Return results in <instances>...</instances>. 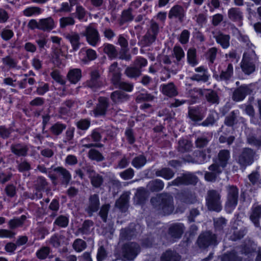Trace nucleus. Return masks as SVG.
I'll use <instances>...</instances> for the list:
<instances>
[{"label": "nucleus", "mask_w": 261, "mask_h": 261, "mask_svg": "<svg viewBox=\"0 0 261 261\" xmlns=\"http://www.w3.org/2000/svg\"><path fill=\"white\" fill-rule=\"evenodd\" d=\"M230 159V152L229 150H220L218 154V162L213 164L209 167L210 171L204 174L205 179H216L219 178V175L222 173L221 167H226Z\"/></svg>", "instance_id": "1"}, {"label": "nucleus", "mask_w": 261, "mask_h": 261, "mask_svg": "<svg viewBox=\"0 0 261 261\" xmlns=\"http://www.w3.org/2000/svg\"><path fill=\"white\" fill-rule=\"evenodd\" d=\"M150 202L159 214L169 215L174 210L173 198L168 193L158 194L151 198Z\"/></svg>", "instance_id": "2"}, {"label": "nucleus", "mask_w": 261, "mask_h": 261, "mask_svg": "<svg viewBox=\"0 0 261 261\" xmlns=\"http://www.w3.org/2000/svg\"><path fill=\"white\" fill-rule=\"evenodd\" d=\"M141 250L140 245L135 242H128L123 244L119 253H117V258L122 261H133Z\"/></svg>", "instance_id": "3"}, {"label": "nucleus", "mask_w": 261, "mask_h": 261, "mask_svg": "<svg viewBox=\"0 0 261 261\" xmlns=\"http://www.w3.org/2000/svg\"><path fill=\"white\" fill-rule=\"evenodd\" d=\"M257 61L256 55L253 49H248L243 54L241 63V67L243 72L250 75L255 70V63Z\"/></svg>", "instance_id": "4"}, {"label": "nucleus", "mask_w": 261, "mask_h": 261, "mask_svg": "<svg viewBox=\"0 0 261 261\" xmlns=\"http://www.w3.org/2000/svg\"><path fill=\"white\" fill-rule=\"evenodd\" d=\"M257 83L243 84L236 88L232 93V98L235 101H242L247 95L254 94L259 89Z\"/></svg>", "instance_id": "5"}, {"label": "nucleus", "mask_w": 261, "mask_h": 261, "mask_svg": "<svg viewBox=\"0 0 261 261\" xmlns=\"http://www.w3.org/2000/svg\"><path fill=\"white\" fill-rule=\"evenodd\" d=\"M221 197V191L213 189L207 191L205 200L208 210L217 212H220L222 209Z\"/></svg>", "instance_id": "6"}, {"label": "nucleus", "mask_w": 261, "mask_h": 261, "mask_svg": "<svg viewBox=\"0 0 261 261\" xmlns=\"http://www.w3.org/2000/svg\"><path fill=\"white\" fill-rule=\"evenodd\" d=\"M218 243L216 234L211 231L201 233L197 240V245L202 249H206L211 246H216Z\"/></svg>", "instance_id": "7"}, {"label": "nucleus", "mask_w": 261, "mask_h": 261, "mask_svg": "<svg viewBox=\"0 0 261 261\" xmlns=\"http://www.w3.org/2000/svg\"><path fill=\"white\" fill-rule=\"evenodd\" d=\"M192 91L197 93L196 96L202 95L203 99L205 100V102L209 105H217L219 103L220 98L217 92L214 90L208 89H202L194 88V89Z\"/></svg>", "instance_id": "8"}, {"label": "nucleus", "mask_w": 261, "mask_h": 261, "mask_svg": "<svg viewBox=\"0 0 261 261\" xmlns=\"http://www.w3.org/2000/svg\"><path fill=\"white\" fill-rule=\"evenodd\" d=\"M227 196L225 208L227 213H230L238 204L239 191L234 186L227 187Z\"/></svg>", "instance_id": "9"}, {"label": "nucleus", "mask_w": 261, "mask_h": 261, "mask_svg": "<svg viewBox=\"0 0 261 261\" xmlns=\"http://www.w3.org/2000/svg\"><path fill=\"white\" fill-rule=\"evenodd\" d=\"M255 154V152L253 149L250 148H244L238 156L237 162L241 168L245 169L247 166L253 163Z\"/></svg>", "instance_id": "10"}, {"label": "nucleus", "mask_w": 261, "mask_h": 261, "mask_svg": "<svg viewBox=\"0 0 261 261\" xmlns=\"http://www.w3.org/2000/svg\"><path fill=\"white\" fill-rule=\"evenodd\" d=\"M81 34L86 37L87 42L92 46H96L100 41V36L98 30L91 25L87 27Z\"/></svg>", "instance_id": "11"}, {"label": "nucleus", "mask_w": 261, "mask_h": 261, "mask_svg": "<svg viewBox=\"0 0 261 261\" xmlns=\"http://www.w3.org/2000/svg\"><path fill=\"white\" fill-rule=\"evenodd\" d=\"M206 108L201 106L189 107L188 116L193 122L198 124L205 116Z\"/></svg>", "instance_id": "12"}, {"label": "nucleus", "mask_w": 261, "mask_h": 261, "mask_svg": "<svg viewBox=\"0 0 261 261\" xmlns=\"http://www.w3.org/2000/svg\"><path fill=\"white\" fill-rule=\"evenodd\" d=\"M90 79L86 82V86L96 90L102 86V80L99 70L92 69L89 72Z\"/></svg>", "instance_id": "13"}, {"label": "nucleus", "mask_w": 261, "mask_h": 261, "mask_svg": "<svg viewBox=\"0 0 261 261\" xmlns=\"http://www.w3.org/2000/svg\"><path fill=\"white\" fill-rule=\"evenodd\" d=\"M187 8L179 5H175L169 10L168 18L170 19H176L179 22H183L186 18Z\"/></svg>", "instance_id": "14"}, {"label": "nucleus", "mask_w": 261, "mask_h": 261, "mask_svg": "<svg viewBox=\"0 0 261 261\" xmlns=\"http://www.w3.org/2000/svg\"><path fill=\"white\" fill-rule=\"evenodd\" d=\"M109 105V100L107 97H99L97 104L92 111L94 116L95 117L105 116Z\"/></svg>", "instance_id": "15"}, {"label": "nucleus", "mask_w": 261, "mask_h": 261, "mask_svg": "<svg viewBox=\"0 0 261 261\" xmlns=\"http://www.w3.org/2000/svg\"><path fill=\"white\" fill-rule=\"evenodd\" d=\"M233 75V67L231 63H228L226 68L225 70H222L220 74H217L216 72L213 74V77L217 81H224L227 83L229 82Z\"/></svg>", "instance_id": "16"}, {"label": "nucleus", "mask_w": 261, "mask_h": 261, "mask_svg": "<svg viewBox=\"0 0 261 261\" xmlns=\"http://www.w3.org/2000/svg\"><path fill=\"white\" fill-rule=\"evenodd\" d=\"M64 36L71 44L72 46L71 51H76L80 48L82 43L80 42L81 37L79 33L71 31L65 33Z\"/></svg>", "instance_id": "17"}, {"label": "nucleus", "mask_w": 261, "mask_h": 261, "mask_svg": "<svg viewBox=\"0 0 261 261\" xmlns=\"http://www.w3.org/2000/svg\"><path fill=\"white\" fill-rule=\"evenodd\" d=\"M10 149L16 156L25 157L28 154L29 148L24 143H14L11 145Z\"/></svg>", "instance_id": "18"}, {"label": "nucleus", "mask_w": 261, "mask_h": 261, "mask_svg": "<svg viewBox=\"0 0 261 261\" xmlns=\"http://www.w3.org/2000/svg\"><path fill=\"white\" fill-rule=\"evenodd\" d=\"M99 206L100 202L98 195H92L89 198L88 206L85 211L89 217H91L94 213L98 211Z\"/></svg>", "instance_id": "19"}, {"label": "nucleus", "mask_w": 261, "mask_h": 261, "mask_svg": "<svg viewBox=\"0 0 261 261\" xmlns=\"http://www.w3.org/2000/svg\"><path fill=\"white\" fill-rule=\"evenodd\" d=\"M227 15L229 19L237 23L238 25L240 27L243 24V15L240 8L234 7L229 9L228 10Z\"/></svg>", "instance_id": "20"}, {"label": "nucleus", "mask_w": 261, "mask_h": 261, "mask_svg": "<svg viewBox=\"0 0 261 261\" xmlns=\"http://www.w3.org/2000/svg\"><path fill=\"white\" fill-rule=\"evenodd\" d=\"M110 98L114 104L119 105L128 101L130 96L124 91L118 90L111 93Z\"/></svg>", "instance_id": "21"}, {"label": "nucleus", "mask_w": 261, "mask_h": 261, "mask_svg": "<svg viewBox=\"0 0 261 261\" xmlns=\"http://www.w3.org/2000/svg\"><path fill=\"white\" fill-rule=\"evenodd\" d=\"M218 119V113L215 110H211L205 119L199 123L198 125L203 127H212L217 123Z\"/></svg>", "instance_id": "22"}, {"label": "nucleus", "mask_w": 261, "mask_h": 261, "mask_svg": "<svg viewBox=\"0 0 261 261\" xmlns=\"http://www.w3.org/2000/svg\"><path fill=\"white\" fill-rule=\"evenodd\" d=\"M121 69L118 67V64L117 62H113L109 67V76L111 77V80L113 84L118 82L119 80L121 79Z\"/></svg>", "instance_id": "23"}, {"label": "nucleus", "mask_w": 261, "mask_h": 261, "mask_svg": "<svg viewBox=\"0 0 261 261\" xmlns=\"http://www.w3.org/2000/svg\"><path fill=\"white\" fill-rule=\"evenodd\" d=\"M216 42L223 49H227L230 46V36L219 31L214 35Z\"/></svg>", "instance_id": "24"}, {"label": "nucleus", "mask_w": 261, "mask_h": 261, "mask_svg": "<svg viewBox=\"0 0 261 261\" xmlns=\"http://www.w3.org/2000/svg\"><path fill=\"white\" fill-rule=\"evenodd\" d=\"M184 229V225L182 223H174L170 226L168 234L174 239H179L181 237Z\"/></svg>", "instance_id": "25"}, {"label": "nucleus", "mask_w": 261, "mask_h": 261, "mask_svg": "<svg viewBox=\"0 0 261 261\" xmlns=\"http://www.w3.org/2000/svg\"><path fill=\"white\" fill-rule=\"evenodd\" d=\"M239 112L238 110L231 111L225 116L224 120V124L234 129V126L237 125L239 122L238 117Z\"/></svg>", "instance_id": "26"}, {"label": "nucleus", "mask_w": 261, "mask_h": 261, "mask_svg": "<svg viewBox=\"0 0 261 261\" xmlns=\"http://www.w3.org/2000/svg\"><path fill=\"white\" fill-rule=\"evenodd\" d=\"M39 30L49 32L55 27V23L51 17L39 20Z\"/></svg>", "instance_id": "27"}, {"label": "nucleus", "mask_w": 261, "mask_h": 261, "mask_svg": "<svg viewBox=\"0 0 261 261\" xmlns=\"http://www.w3.org/2000/svg\"><path fill=\"white\" fill-rule=\"evenodd\" d=\"M227 220L223 217L214 219V225L216 236H222L224 233V227L226 226Z\"/></svg>", "instance_id": "28"}, {"label": "nucleus", "mask_w": 261, "mask_h": 261, "mask_svg": "<svg viewBox=\"0 0 261 261\" xmlns=\"http://www.w3.org/2000/svg\"><path fill=\"white\" fill-rule=\"evenodd\" d=\"M261 217V206L254 204L251 208L250 219L256 227L259 226V219Z\"/></svg>", "instance_id": "29"}, {"label": "nucleus", "mask_w": 261, "mask_h": 261, "mask_svg": "<svg viewBox=\"0 0 261 261\" xmlns=\"http://www.w3.org/2000/svg\"><path fill=\"white\" fill-rule=\"evenodd\" d=\"M161 91L163 94L169 97H174L178 95L177 88L173 82L161 86Z\"/></svg>", "instance_id": "30"}, {"label": "nucleus", "mask_w": 261, "mask_h": 261, "mask_svg": "<svg viewBox=\"0 0 261 261\" xmlns=\"http://www.w3.org/2000/svg\"><path fill=\"white\" fill-rule=\"evenodd\" d=\"M212 137L208 136L206 133H203L201 135L197 136L195 141V147L197 148H203L207 146Z\"/></svg>", "instance_id": "31"}, {"label": "nucleus", "mask_w": 261, "mask_h": 261, "mask_svg": "<svg viewBox=\"0 0 261 261\" xmlns=\"http://www.w3.org/2000/svg\"><path fill=\"white\" fill-rule=\"evenodd\" d=\"M129 195L124 193L115 202V206L118 208L122 212H125L128 207Z\"/></svg>", "instance_id": "32"}, {"label": "nucleus", "mask_w": 261, "mask_h": 261, "mask_svg": "<svg viewBox=\"0 0 261 261\" xmlns=\"http://www.w3.org/2000/svg\"><path fill=\"white\" fill-rule=\"evenodd\" d=\"M181 202L186 204H193L197 202L196 197L190 192H181L177 195Z\"/></svg>", "instance_id": "33"}, {"label": "nucleus", "mask_w": 261, "mask_h": 261, "mask_svg": "<svg viewBox=\"0 0 261 261\" xmlns=\"http://www.w3.org/2000/svg\"><path fill=\"white\" fill-rule=\"evenodd\" d=\"M180 259L178 253L170 249L164 252L161 257V261H179Z\"/></svg>", "instance_id": "34"}, {"label": "nucleus", "mask_w": 261, "mask_h": 261, "mask_svg": "<svg viewBox=\"0 0 261 261\" xmlns=\"http://www.w3.org/2000/svg\"><path fill=\"white\" fill-rule=\"evenodd\" d=\"M67 125L65 123L58 121L53 124L50 127L49 130L52 135L58 137L63 133Z\"/></svg>", "instance_id": "35"}, {"label": "nucleus", "mask_w": 261, "mask_h": 261, "mask_svg": "<svg viewBox=\"0 0 261 261\" xmlns=\"http://www.w3.org/2000/svg\"><path fill=\"white\" fill-rule=\"evenodd\" d=\"M102 47L104 53L107 54L110 59H113L117 58L118 52L114 45L105 43Z\"/></svg>", "instance_id": "36"}, {"label": "nucleus", "mask_w": 261, "mask_h": 261, "mask_svg": "<svg viewBox=\"0 0 261 261\" xmlns=\"http://www.w3.org/2000/svg\"><path fill=\"white\" fill-rule=\"evenodd\" d=\"M91 125V121L89 118L81 119L75 122V125L78 129L77 133L82 135L89 129Z\"/></svg>", "instance_id": "37"}, {"label": "nucleus", "mask_w": 261, "mask_h": 261, "mask_svg": "<svg viewBox=\"0 0 261 261\" xmlns=\"http://www.w3.org/2000/svg\"><path fill=\"white\" fill-rule=\"evenodd\" d=\"M192 142L186 139H180L178 142L177 150L181 153L189 152L192 150Z\"/></svg>", "instance_id": "38"}, {"label": "nucleus", "mask_w": 261, "mask_h": 261, "mask_svg": "<svg viewBox=\"0 0 261 261\" xmlns=\"http://www.w3.org/2000/svg\"><path fill=\"white\" fill-rule=\"evenodd\" d=\"M142 71V70L138 69L133 65L126 68L124 74L130 79L136 80L141 75Z\"/></svg>", "instance_id": "39"}, {"label": "nucleus", "mask_w": 261, "mask_h": 261, "mask_svg": "<svg viewBox=\"0 0 261 261\" xmlns=\"http://www.w3.org/2000/svg\"><path fill=\"white\" fill-rule=\"evenodd\" d=\"M82 77V71L80 69L75 68L69 70L67 74L69 81L73 84L77 83Z\"/></svg>", "instance_id": "40"}, {"label": "nucleus", "mask_w": 261, "mask_h": 261, "mask_svg": "<svg viewBox=\"0 0 261 261\" xmlns=\"http://www.w3.org/2000/svg\"><path fill=\"white\" fill-rule=\"evenodd\" d=\"M146 157L143 154L135 156L132 161V166L137 169H141L146 164Z\"/></svg>", "instance_id": "41"}, {"label": "nucleus", "mask_w": 261, "mask_h": 261, "mask_svg": "<svg viewBox=\"0 0 261 261\" xmlns=\"http://www.w3.org/2000/svg\"><path fill=\"white\" fill-rule=\"evenodd\" d=\"M187 62L192 67H194L198 64L196 49L195 48L191 47L188 49L187 51Z\"/></svg>", "instance_id": "42"}, {"label": "nucleus", "mask_w": 261, "mask_h": 261, "mask_svg": "<svg viewBox=\"0 0 261 261\" xmlns=\"http://www.w3.org/2000/svg\"><path fill=\"white\" fill-rule=\"evenodd\" d=\"M134 18V16L132 14V8H128L127 9L124 10L122 12L119 23L122 25L126 22L132 21Z\"/></svg>", "instance_id": "43"}, {"label": "nucleus", "mask_w": 261, "mask_h": 261, "mask_svg": "<svg viewBox=\"0 0 261 261\" xmlns=\"http://www.w3.org/2000/svg\"><path fill=\"white\" fill-rule=\"evenodd\" d=\"M179 174L180 176L175 179H198L200 177L198 176L197 175L201 177L203 175L202 173L200 171H198L195 173L183 171V172L180 173Z\"/></svg>", "instance_id": "44"}, {"label": "nucleus", "mask_w": 261, "mask_h": 261, "mask_svg": "<svg viewBox=\"0 0 261 261\" xmlns=\"http://www.w3.org/2000/svg\"><path fill=\"white\" fill-rule=\"evenodd\" d=\"M174 172L169 168H163L158 170L155 172V175L157 176L163 177L166 179H170L174 175Z\"/></svg>", "instance_id": "45"}, {"label": "nucleus", "mask_w": 261, "mask_h": 261, "mask_svg": "<svg viewBox=\"0 0 261 261\" xmlns=\"http://www.w3.org/2000/svg\"><path fill=\"white\" fill-rule=\"evenodd\" d=\"M84 53L86 56L83 59V61L84 62H88L93 61L96 59L97 54L95 50L91 48H83L81 49L80 54Z\"/></svg>", "instance_id": "46"}, {"label": "nucleus", "mask_w": 261, "mask_h": 261, "mask_svg": "<svg viewBox=\"0 0 261 261\" xmlns=\"http://www.w3.org/2000/svg\"><path fill=\"white\" fill-rule=\"evenodd\" d=\"M233 233L230 236V238L232 241H236L240 240L244 237L247 232V229L245 227H242L238 229L236 227H233Z\"/></svg>", "instance_id": "47"}, {"label": "nucleus", "mask_w": 261, "mask_h": 261, "mask_svg": "<svg viewBox=\"0 0 261 261\" xmlns=\"http://www.w3.org/2000/svg\"><path fill=\"white\" fill-rule=\"evenodd\" d=\"M148 197V192L144 189H139L135 195V198L137 204H143Z\"/></svg>", "instance_id": "48"}, {"label": "nucleus", "mask_w": 261, "mask_h": 261, "mask_svg": "<svg viewBox=\"0 0 261 261\" xmlns=\"http://www.w3.org/2000/svg\"><path fill=\"white\" fill-rule=\"evenodd\" d=\"M116 88H118L122 90V91H125L127 92H131L133 90L134 85L130 83H127L121 81V80H119L118 82H116L113 84Z\"/></svg>", "instance_id": "49"}, {"label": "nucleus", "mask_w": 261, "mask_h": 261, "mask_svg": "<svg viewBox=\"0 0 261 261\" xmlns=\"http://www.w3.org/2000/svg\"><path fill=\"white\" fill-rule=\"evenodd\" d=\"M193 155L196 160L194 161L195 164H202L207 161V155L202 150H195Z\"/></svg>", "instance_id": "50"}, {"label": "nucleus", "mask_w": 261, "mask_h": 261, "mask_svg": "<svg viewBox=\"0 0 261 261\" xmlns=\"http://www.w3.org/2000/svg\"><path fill=\"white\" fill-rule=\"evenodd\" d=\"M164 186L162 180H151L147 185V188L152 192H158L162 190Z\"/></svg>", "instance_id": "51"}, {"label": "nucleus", "mask_w": 261, "mask_h": 261, "mask_svg": "<svg viewBox=\"0 0 261 261\" xmlns=\"http://www.w3.org/2000/svg\"><path fill=\"white\" fill-rule=\"evenodd\" d=\"M43 10L38 7H30L26 8L23 11V14L27 17H31L33 15H39L42 13Z\"/></svg>", "instance_id": "52"}, {"label": "nucleus", "mask_w": 261, "mask_h": 261, "mask_svg": "<svg viewBox=\"0 0 261 261\" xmlns=\"http://www.w3.org/2000/svg\"><path fill=\"white\" fill-rule=\"evenodd\" d=\"M75 128L73 127H68L66 130L63 142L69 144H72L74 143V134Z\"/></svg>", "instance_id": "53"}, {"label": "nucleus", "mask_w": 261, "mask_h": 261, "mask_svg": "<svg viewBox=\"0 0 261 261\" xmlns=\"http://www.w3.org/2000/svg\"><path fill=\"white\" fill-rule=\"evenodd\" d=\"M2 61L3 64L9 68H16L17 67V60L11 56H7L3 58Z\"/></svg>", "instance_id": "54"}, {"label": "nucleus", "mask_w": 261, "mask_h": 261, "mask_svg": "<svg viewBox=\"0 0 261 261\" xmlns=\"http://www.w3.org/2000/svg\"><path fill=\"white\" fill-rule=\"evenodd\" d=\"M181 66V63H176V61H174L172 64H171L165 66L164 67L163 72L168 71V72H171L173 74H175Z\"/></svg>", "instance_id": "55"}, {"label": "nucleus", "mask_w": 261, "mask_h": 261, "mask_svg": "<svg viewBox=\"0 0 261 261\" xmlns=\"http://www.w3.org/2000/svg\"><path fill=\"white\" fill-rule=\"evenodd\" d=\"M53 171L59 176L62 177L64 179H71V176L69 171L62 167H57L53 169Z\"/></svg>", "instance_id": "56"}, {"label": "nucleus", "mask_w": 261, "mask_h": 261, "mask_svg": "<svg viewBox=\"0 0 261 261\" xmlns=\"http://www.w3.org/2000/svg\"><path fill=\"white\" fill-rule=\"evenodd\" d=\"M173 55L176 58V63H181L182 59L185 58V53L181 47L175 45L173 47Z\"/></svg>", "instance_id": "57"}, {"label": "nucleus", "mask_w": 261, "mask_h": 261, "mask_svg": "<svg viewBox=\"0 0 261 261\" xmlns=\"http://www.w3.org/2000/svg\"><path fill=\"white\" fill-rule=\"evenodd\" d=\"M64 239V237L63 235L56 233L51 237L49 240V244L54 247L58 248L60 246L61 241Z\"/></svg>", "instance_id": "58"}, {"label": "nucleus", "mask_w": 261, "mask_h": 261, "mask_svg": "<svg viewBox=\"0 0 261 261\" xmlns=\"http://www.w3.org/2000/svg\"><path fill=\"white\" fill-rule=\"evenodd\" d=\"M156 38V36L146 32L143 37L142 41L145 46H149L155 42Z\"/></svg>", "instance_id": "59"}, {"label": "nucleus", "mask_w": 261, "mask_h": 261, "mask_svg": "<svg viewBox=\"0 0 261 261\" xmlns=\"http://www.w3.org/2000/svg\"><path fill=\"white\" fill-rule=\"evenodd\" d=\"M134 234L135 232L133 229L129 228L121 229L120 239L122 240H130Z\"/></svg>", "instance_id": "60"}, {"label": "nucleus", "mask_w": 261, "mask_h": 261, "mask_svg": "<svg viewBox=\"0 0 261 261\" xmlns=\"http://www.w3.org/2000/svg\"><path fill=\"white\" fill-rule=\"evenodd\" d=\"M86 14L85 9L82 6L79 5L76 7L75 12L72 13L71 15L80 20H82L84 19Z\"/></svg>", "instance_id": "61"}, {"label": "nucleus", "mask_w": 261, "mask_h": 261, "mask_svg": "<svg viewBox=\"0 0 261 261\" xmlns=\"http://www.w3.org/2000/svg\"><path fill=\"white\" fill-rule=\"evenodd\" d=\"M94 223L92 220H86L83 222L81 227L78 230L82 234H88L90 232V227L93 226Z\"/></svg>", "instance_id": "62"}, {"label": "nucleus", "mask_w": 261, "mask_h": 261, "mask_svg": "<svg viewBox=\"0 0 261 261\" xmlns=\"http://www.w3.org/2000/svg\"><path fill=\"white\" fill-rule=\"evenodd\" d=\"M247 142L249 144L259 148L261 146V139L256 137L254 134H250L247 136Z\"/></svg>", "instance_id": "63"}, {"label": "nucleus", "mask_w": 261, "mask_h": 261, "mask_svg": "<svg viewBox=\"0 0 261 261\" xmlns=\"http://www.w3.org/2000/svg\"><path fill=\"white\" fill-rule=\"evenodd\" d=\"M222 261H242V259L238 257L234 251H231L224 254L221 258Z\"/></svg>", "instance_id": "64"}]
</instances>
